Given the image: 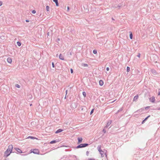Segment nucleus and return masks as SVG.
Masks as SVG:
<instances>
[{
    "instance_id": "27",
    "label": "nucleus",
    "mask_w": 160,
    "mask_h": 160,
    "mask_svg": "<svg viewBox=\"0 0 160 160\" xmlns=\"http://www.w3.org/2000/svg\"><path fill=\"white\" fill-rule=\"evenodd\" d=\"M82 65L84 67H88V65L86 63H82Z\"/></svg>"
},
{
    "instance_id": "44",
    "label": "nucleus",
    "mask_w": 160,
    "mask_h": 160,
    "mask_svg": "<svg viewBox=\"0 0 160 160\" xmlns=\"http://www.w3.org/2000/svg\"><path fill=\"white\" fill-rule=\"evenodd\" d=\"M88 160H95V159L94 158H88Z\"/></svg>"
},
{
    "instance_id": "24",
    "label": "nucleus",
    "mask_w": 160,
    "mask_h": 160,
    "mask_svg": "<svg viewBox=\"0 0 160 160\" xmlns=\"http://www.w3.org/2000/svg\"><path fill=\"white\" fill-rule=\"evenodd\" d=\"M98 151L99 152H100V151L101 152V151H102V150L101 149V146H98Z\"/></svg>"
},
{
    "instance_id": "19",
    "label": "nucleus",
    "mask_w": 160,
    "mask_h": 160,
    "mask_svg": "<svg viewBox=\"0 0 160 160\" xmlns=\"http://www.w3.org/2000/svg\"><path fill=\"white\" fill-rule=\"evenodd\" d=\"M53 2H55L56 6H59V3H58V0H53Z\"/></svg>"
},
{
    "instance_id": "6",
    "label": "nucleus",
    "mask_w": 160,
    "mask_h": 160,
    "mask_svg": "<svg viewBox=\"0 0 160 160\" xmlns=\"http://www.w3.org/2000/svg\"><path fill=\"white\" fill-rule=\"evenodd\" d=\"M13 148V146L12 145H9L8 147V148L7 149V150H8V151H9L10 152V151L11 152H12V149Z\"/></svg>"
},
{
    "instance_id": "53",
    "label": "nucleus",
    "mask_w": 160,
    "mask_h": 160,
    "mask_svg": "<svg viewBox=\"0 0 160 160\" xmlns=\"http://www.w3.org/2000/svg\"><path fill=\"white\" fill-rule=\"evenodd\" d=\"M158 95L160 96V91L158 92Z\"/></svg>"
},
{
    "instance_id": "35",
    "label": "nucleus",
    "mask_w": 160,
    "mask_h": 160,
    "mask_svg": "<svg viewBox=\"0 0 160 160\" xmlns=\"http://www.w3.org/2000/svg\"><path fill=\"white\" fill-rule=\"evenodd\" d=\"M150 106H147V107H145L144 108V110L145 109H149V108H150Z\"/></svg>"
},
{
    "instance_id": "63",
    "label": "nucleus",
    "mask_w": 160,
    "mask_h": 160,
    "mask_svg": "<svg viewBox=\"0 0 160 160\" xmlns=\"http://www.w3.org/2000/svg\"><path fill=\"white\" fill-rule=\"evenodd\" d=\"M32 104H30V106H32Z\"/></svg>"
},
{
    "instance_id": "33",
    "label": "nucleus",
    "mask_w": 160,
    "mask_h": 160,
    "mask_svg": "<svg viewBox=\"0 0 160 160\" xmlns=\"http://www.w3.org/2000/svg\"><path fill=\"white\" fill-rule=\"evenodd\" d=\"M15 87L18 88H19L20 87V86L18 84H16Z\"/></svg>"
},
{
    "instance_id": "21",
    "label": "nucleus",
    "mask_w": 160,
    "mask_h": 160,
    "mask_svg": "<svg viewBox=\"0 0 160 160\" xmlns=\"http://www.w3.org/2000/svg\"><path fill=\"white\" fill-rule=\"evenodd\" d=\"M99 84L101 86H102L103 85V81L102 80H100L99 81Z\"/></svg>"
},
{
    "instance_id": "34",
    "label": "nucleus",
    "mask_w": 160,
    "mask_h": 160,
    "mask_svg": "<svg viewBox=\"0 0 160 160\" xmlns=\"http://www.w3.org/2000/svg\"><path fill=\"white\" fill-rule=\"evenodd\" d=\"M32 13L33 14H35L36 13V11L35 10H33L32 11Z\"/></svg>"
},
{
    "instance_id": "47",
    "label": "nucleus",
    "mask_w": 160,
    "mask_h": 160,
    "mask_svg": "<svg viewBox=\"0 0 160 160\" xmlns=\"http://www.w3.org/2000/svg\"><path fill=\"white\" fill-rule=\"evenodd\" d=\"M72 53H73V52H70V53H69V54L70 55H72Z\"/></svg>"
},
{
    "instance_id": "32",
    "label": "nucleus",
    "mask_w": 160,
    "mask_h": 160,
    "mask_svg": "<svg viewBox=\"0 0 160 160\" xmlns=\"http://www.w3.org/2000/svg\"><path fill=\"white\" fill-rule=\"evenodd\" d=\"M94 108L92 109L91 110V112H90V115H91L93 113V112H94Z\"/></svg>"
},
{
    "instance_id": "28",
    "label": "nucleus",
    "mask_w": 160,
    "mask_h": 160,
    "mask_svg": "<svg viewBox=\"0 0 160 160\" xmlns=\"http://www.w3.org/2000/svg\"><path fill=\"white\" fill-rule=\"evenodd\" d=\"M46 9L47 11H49V7L48 6H47Z\"/></svg>"
},
{
    "instance_id": "55",
    "label": "nucleus",
    "mask_w": 160,
    "mask_h": 160,
    "mask_svg": "<svg viewBox=\"0 0 160 160\" xmlns=\"http://www.w3.org/2000/svg\"><path fill=\"white\" fill-rule=\"evenodd\" d=\"M154 62H155V63H157V62H157V61H154Z\"/></svg>"
},
{
    "instance_id": "41",
    "label": "nucleus",
    "mask_w": 160,
    "mask_h": 160,
    "mask_svg": "<svg viewBox=\"0 0 160 160\" xmlns=\"http://www.w3.org/2000/svg\"><path fill=\"white\" fill-rule=\"evenodd\" d=\"M154 110H160V108H157L156 109H155Z\"/></svg>"
},
{
    "instance_id": "61",
    "label": "nucleus",
    "mask_w": 160,
    "mask_h": 160,
    "mask_svg": "<svg viewBox=\"0 0 160 160\" xmlns=\"http://www.w3.org/2000/svg\"><path fill=\"white\" fill-rule=\"evenodd\" d=\"M66 95H65V97L64 98H65V99H66Z\"/></svg>"
},
{
    "instance_id": "3",
    "label": "nucleus",
    "mask_w": 160,
    "mask_h": 160,
    "mask_svg": "<svg viewBox=\"0 0 160 160\" xmlns=\"http://www.w3.org/2000/svg\"><path fill=\"white\" fill-rule=\"evenodd\" d=\"M31 152L37 154H39L40 152L39 150L36 149H32L31 150Z\"/></svg>"
},
{
    "instance_id": "9",
    "label": "nucleus",
    "mask_w": 160,
    "mask_h": 160,
    "mask_svg": "<svg viewBox=\"0 0 160 160\" xmlns=\"http://www.w3.org/2000/svg\"><path fill=\"white\" fill-rule=\"evenodd\" d=\"M112 121L111 120H109L107 123L105 127V128H108L111 124L112 123Z\"/></svg>"
},
{
    "instance_id": "22",
    "label": "nucleus",
    "mask_w": 160,
    "mask_h": 160,
    "mask_svg": "<svg viewBox=\"0 0 160 160\" xmlns=\"http://www.w3.org/2000/svg\"><path fill=\"white\" fill-rule=\"evenodd\" d=\"M27 138H30L32 139H38V138L32 136H29Z\"/></svg>"
},
{
    "instance_id": "12",
    "label": "nucleus",
    "mask_w": 160,
    "mask_h": 160,
    "mask_svg": "<svg viewBox=\"0 0 160 160\" xmlns=\"http://www.w3.org/2000/svg\"><path fill=\"white\" fill-rule=\"evenodd\" d=\"M155 97L154 96L152 97L149 98V101L152 102H154L155 101Z\"/></svg>"
},
{
    "instance_id": "48",
    "label": "nucleus",
    "mask_w": 160,
    "mask_h": 160,
    "mask_svg": "<svg viewBox=\"0 0 160 160\" xmlns=\"http://www.w3.org/2000/svg\"><path fill=\"white\" fill-rule=\"evenodd\" d=\"M68 90H66V92H66V95H67V94L68 93Z\"/></svg>"
},
{
    "instance_id": "2",
    "label": "nucleus",
    "mask_w": 160,
    "mask_h": 160,
    "mask_svg": "<svg viewBox=\"0 0 160 160\" xmlns=\"http://www.w3.org/2000/svg\"><path fill=\"white\" fill-rule=\"evenodd\" d=\"M81 113L82 114L87 115L88 114L87 109L86 106H82L81 107Z\"/></svg>"
},
{
    "instance_id": "50",
    "label": "nucleus",
    "mask_w": 160,
    "mask_h": 160,
    "mask_svg": "<svg viewBox=\"0 0 160 160\" xmlns=\"http://www.w3.org/2000/svg\"><path fill=\"white\" fill-rule=\"evenodd\" d=\"M47 34H48V36H49V35H50V32H48Z\"/></svg>"
},
{
    "instance_id": "36",
    "label": "nucleus",
    "mask_w": 160,
    "mask_h": 160,
    "mask_svg": "<svg viewBox=\"0 0 160 160\" xmlns=\"http://www.w3.org/2000/svg\"><path fill=\"white\" fill-rule=\"evenodd\" d=\"M52 67L53 68H54L55 66H54V62H52Z\"/></svg>"
},
{
    "instance_id": "42",
    "label": "nucleus",
    "mask_w": 160,
    "mask_h": 160,
    "mask_svg": "<svg viewBox=\"0 0 160 160\" xmlns=\"http://www.w3.org/2000/svg\"><path fill=\"white\" fill-rule=\"evenodd\" d=\"M140 53H138V55H137V56L139 58L140 57Z\"/></svg>"
},
{
    "instance_id": "18",
    "label": "nucleus",
    "mask_w": 160,
    "mask_h": 160,
    "mask_svg": "<svg viewBox=\"0 0 160 160\" xmlns=\"http://www.w3.org/2000/svg\"><path fill=\"white\" fill-rule=\"evenodd\" d=\"M138 95L135 96L133 98V101H136L138 99Z\"/></svg>"
},
{
    "instance_id": "4",
    "label": "nucleus",
    "mask_w": 160,
    "mask_h": 160,
    "mask_svg": "<svg viewBox=\"0 0 160 160\" xmlns=\"http://www.w3.org/2000/svg\"><path fill=\"white\" fill-rule=\"evenodd\" d=\"M11 153V151L9 152V151H8V150H6L4 153V157L7 158L8 157Z\"/></svg>"
},
{
    "instance_id": "57",
    "label": "nucleus",
    "mask_w": 160,
    "mask_h": 160,
    "mask_svg": "<svg viewBox=\"0 0 160 160\" xmlns=\"http://www.w3.org/2000/svg\"><path fill=\"white\" fill-rule=\"evenodd\" d=\"M2 37V36H1L0 38H1V39H3Z\"/></svg>"
},
{
    "instance_id": "43",
    "label": "nucleus",
    "mask_w": 160,
    "mask_h": 160,
    "mask_svg": "<svg viewBox=\"0 0 160 160\" xmlns=\"http://www.w3.org/2000/svg\"><path fill=\"white\" fill-rule=\"evenodd\" d=\"M2 4V1H0V6H1Z\"/></svg>"
},
{
    "instance_id": "16",
    "label": "nucleus",
    "mask_w": 160,
    "mask_h": 160,
    "mask_svg": "<svg viewBox=\"0 0 160 160\" xmlns=\"http://www.w3.org/2000/svg\"><path fill=\"white\" fill-rule=\"evenodd\" d=\"M59 141L57 140H53L50 142V143L51 144L56 143V142H58Z\"/></svg>"
},
{
    "instance_id": "25",
    "label": "nucleus",
    "mask_w": 160,
    "mask_h": 160,
    "mask_svg": "<svg viewBox=\"0 0 160 160\" xmlns=\"http://www.w3.org/2000/svg\"><path fill=\"white\" fill-rule=\"evenodd\" d=\"M123 110V108H120L118 111L116 113V114L118 113L119 112H120L121 111H122Z\"/></svg>"
},
{
    "instance_id": "58",
    "label": "nucleus",
    "mask_w": 160,
    "mask_h": 160,
    "mask_svg": "<svg viewBox=\"0 0 160 160\" xmlns=\"http://www.w3.org/2000/svg\"><path fill=\"white\" fill-rule=\"evenodd\" d=\"M112 19L113 20H114V19L113 18H112Z\"/></svg>"
},
{
    "instance_id": "15",
    "label": "nucleus",
    "mask_w": 160,
    "mask_h": 160,
    "mask_svg": "<svg viewBox=\"0 0 160 160\" xmlns=\"http://www.w3.org/2000/svg\"><path fill=\"white\" fill-rule=\"evenodd\" d=\"M7 61L9 63H11L12 62V59L11 58L9 57L7 58Z\"/></svg>"
},
{
    "instance_id": "26",
    "label": "nucleus",
    "mask_w": 160,
    "mask_h": 160,
    "mask_svg": "<svg viewBox=\"0 0 160 160\" xmlns=\"http://www.w3.org/2000/svg\"><path fill=\"white\" fill-rule=\"evenodd\" d=\"M82 95L84 98L86 97V94L85 92L84 91L82 92Z\"/></svg>"
},
{
    "instance_id": "29",
    "label": "nucleus",
    "mask_w": 160,
    "mask_h": 160,
    "mask_svg": "<svg viewBox=\"0 0 160 160\" xmlns=\"http://www.w3.org/2000/svg\"><path fill=\"white\" fill-rule=\"evenodd\" d=\"M150 117V115H148L147 117H146L144 119V120L145 121L148 119V118Z\"/></svg>"
},
{
    "instance_id": "45",
    "label": "nucleus",
    "mask_w": 160,
    "mask_h": 160,
    "mask_svg": "<svg viewBox=\"0 0 160 160\" xmlns=\"http://www.w3.org/2000/svg\"><path fill=\"white\" fill-rule=\"evenodd\" d=\"M106 69L107 71H108L109 70V67H107L106 68Z\"/></svg>"
},
{
    "instance_id": "39",
    "label": "nucleus",
    "mask_w": 160,
    "mask_h": 160,
    "mask_svg": "<svg viewBox=\"0 0 160 160\" xmlns=\"http://www.w3.org/2000/svg\"><path fill=\"white\" fill-rule=\"evenodd\" d=\"M89 153V152L88 151H87L86 152V154L87 156H88V155Z\"/></svg>"
},
{
    "instance_id": "56",
    "label": "nucleus",
    "mask_w": 160,
    "mask_h": 160,
    "mask_svg": "<svg viewBox=\"0 0 160 160\" xmlns=\"http://www.w3.org/2000/svg\"><path fill=\"white\" fill-rule=\"evenodd\" d=\"M2 37V36H1L0 38H1V39H3Z\"/></svg>"
},
{
    "instance_id": "54",
    "label": "nucleus",
    "mask_w": 160,
    "mask_h": 160,
    "mask_svg": "<svg viewBox=\"0 0 160 160\" xmlns=\"http://www.w3.org/2000/svg\"><path fill=\"white\" fill-rule=\"evenodd\" d=\"M74 157H75L76 158V159L75 160H77V157H76V156L74 155Z\"/></svg>"
},
{
    "instance_id": "40",
    "label": "nucleus",
    "mask_w": 160,
    "mask_h": 160,
    "mask_svg": "<svg viewBox=\"0 0 160 160\" xmlns=\"http://www.w3.org/2000/svg\"><path fill=\"white\" fill-rule=\"evenodd\" d=\"M121 5H118L117 7H116L115 8H120L121 7Z\"/></svg>"
},
{
    "instance_id": "30",
    "label": "nucleus",
    "mask_w": 160,
    "mask_h": 160,
    "mask_svg": "<svg viewBox=\"0 0 160 160\" xmlns=\"http://www.w3.org/2000/svg\"><path fill=\"white\" fill-rule=\"evenodd\" d=\"M93 52L94 54H96L97 52V50L95 49L93 51Z\"/></svg>"
},
{
    "instance_id": "64",
    "label": "nucleus",
    "mask_w": 160,
    "mask_h": 160,
    "mask_svg": "<svg viewBox=\"0 0 160 160\" xmlns=\"http://www.w3.org/2000/svg\"><path fill=\"white\" fill-rule=\"evenodd\" d=\"M22 155H25V154H24H24H22Z\"/></svg>"
},
{
    "instance_id": "38",
    "label": "nucleus",
    "mask_w": 160,
    "mask_h": 160,
    "mask_svg": "<svg viewBox=\"0 0 160 160\" xmlns=\"http://www.w3.org/2000/svg\"><path fill=\"white\" fill-rule=\"evenodd\" d=\"M70 72L71 73H73V70L72 68H71Z\"/></svg>"
},
{
    "instance_id": "13",
    "label": "nucleus",
    "mask_w": 160,
    "mask_h": 160,
    "mask_svg": "<svg viewBox=\"0 0 160 160\" xmlns=\"http://www.w3.org/2000/svg\"><path fill=\"white\" fill-rule=\"evenodd\" d=\"M144 110V108H141L140 109L138 110L135 112H143Z\"/></svg>"
},
{
    "instance_id": "7",
    "label": "nucleus",
    "mask_w": 160,
    "mask_h": 160,
    "mask_svg": "<svg viewBox=\"0 0 160 160\" xmlns=\"http://www.w3.org/2000/svg\"><path fill=\"white\" fill-rule=\"evenodd\" d=\"M107 152V150H106V152H104V151H101L100 152V154H101V156L102 157H103L104 155H106V157L107 156V155L106 154V152Z\"/></svg>"
},
{
    "instance_id": "37",
    "label": "nucleus",
    "mask_w": 160,
    "mask_h": 160,
    "mask_svg": "<svg viewBox=\"0 0 160 160\" xmlns=\"http://www.w3.org/2000/svg\"><path fill=\"white\" fill-rule=\"evenodd\" d=\"M102 132H103L104 133H105L106 132V130L104 129H103Z\"/></svg>"
},
{
    "instance_id": "62",
    "label": "nucleus",
    "mask_w": 160,
    "mask_h": 160,
    "mask_svg": "<svg viewBox=\"0 0 160 160\" xmlns=\"http://www.w3.org/2000/svg\"><path fill=\"white\" fill-rule=\"evenodd\" d=\"M136 43H137V42L136 41V42H135L134 43L136 44Z\"/></svg>"
},
{
    "instance_id": "14",
    "label": "nucleus",
    "mask_w": 160,
    "mask_h": 160,
    "mask_svg": "<svg viewBox=\"0 0 160 160\" xmlns=\"http://www.w3.org/2000/svg\"><path fill=\"white\" fill-rule=\"evenodd\" d=\"M59 58L62 60H65L64 56L61 54H60L59 56Z\"/></svg>"
},
{
    "instance_id": "1",
    "label": "nucleus",
    "mask_w": 160,
    "mask_h": 160,
    "mask_svg": "<svg viewBox=\"0 0 160 160\" xmlns=\"http://www.w3.org/2000/svg\"><path fill=\"white\" fill-rule=\"evenodd\" d=\"M89 144L88 143H82L78 145L76 147H73V148L74 149H78L79 148H83L86 147L89 145Z\"/></svg>"
},
{
    "instance_id": "59",
    "label": "nucleus",
    "mask_w": 160,
    "mask_h": 160,
    "mask_svg": "<svg viewBox=\"0 0 160 160\" xmlns=\"http://www.w3.org/2000/svg\"><path fill=\"white\" fill-rule=\"evenodd\" d=\"M69 8L68 7V10L69 9Z\"/></svg>"
},
{
    "instance_id": "10",
    "label": "nucleus",
    "mask_w": 160,
    "mask_h": 160,
    "mask_svg": "<svg viewBox=\"0 0 160 160\" xmlns=\"http://www.w3.org/2000/svg\"><path fill=\"white\" fill-rule=\"evenodd\" d=\"M82 137H78V142H77V144H78L81 143L82 142Z\"/></svg>"
},
{
    "instance_id": "5",
    "label": "nucleus",
    "mask_w": 160,
    "mask_h": 160,
    "mask_svg": "<svg viewBox=\"0 0 160 160\" xmlns=\"http://www.w3.org/2000/svg\"><path fill=\"white\" fill-rule=\"evenodd\" d=\"M78 103L75 102H72L71 103V107L74 109L77 108L78 106Z\"/></svg>"
},
{
    "instance_id": "46",
    "label": "nucleus",
    "mask_w": 160,
    "mask_h": 160,
    "mask_svg": "<svg viewBox=\"0 0 160 160\" xmlns=\"http://www.w3.org/2000/svg\"><path fill=\"white\" fill-rule=\"evenodd\" d=\"M145 122V121H144V120H143L142 121V124H143L144 123V122Z\"/></svg>"
},
{
    "instance_id": "60",
    "label": "nucleus",
    "mask_w": 160,
    "mask_h": 160,
    "mask_svg": "<svg viewBox=\"0 0 160 160\" xmlns=\"http://www.w3.org/2000/svg\"><path fill=\"white\" fill-rule=\"evenodd\" d=\"M115 101V100H114L113 101H112V102H111V103H112V102H114Z\"/></svg>"
},
{
    "instance_id": "17",
    "label": "nucleus",
    "mask_w": 160,
    "mask_h": 160,
    "mask_svg": "<svg viewBox=\"0 0 160 160\" xmlns=\"http://www.w3.org/2000/svg\"><path fill=\"white\" fill-rule=\"evenodd\" d=\"M63 131V130L61 129H58L57 130L55 133H60L62 132Z\"/></svg>"
},
{
    "instance_id": "20",
    "label": "nucleus",
    "mask_w": 160,
    "mask_h": 160,
    "mask_svg": "<svg viewBox=\"0 0 160 160\" xmlns=\"http://www.w3.org/2000/svg\"><path fill=\"white\" fill-rule=\"evenodd\" d=\"M129 33H130L129 34V37L130 39H132L133 38V35L132 33V32L131 31H130L129 32Z\"/></svg>"
},
{
    "instance_id": "23",
    "label": "nucleus",
    "mask_w": 160,
    "mask_h": 160,
    "mask_svg": "<svg viewBox=\"0 0 160 160\" xmlns=\"http://www.w3.org/2000/svg\"><path fill=\"white\" fill-rule=\"evenodd\" d=\"M17 44L18 45V46H20L21 45V42L19 41H18L17 42Z\"/></svg>"
},
{
    "instance_id": "52",
    "label": "nucleus",
    "mask_w": 160,
    "mask_h": 160,
    "mask_svg": "<svg viewBox=\"0 0 160 160\" xmlns=\"http://www.w3.org/2000/svg\"><path fill=\"white\" fill-rule=\"evenodd\" d=\"M57 41H57V42H58V41H60V39L59 38H58V39H57Z\"/></svg>"
},
{
    "instance_id": "8",
    "label": "nucleus",
    "mask_w": 160,
    "mask_h": 160,
    "mask_svg": "<svg viewBox=\"0 0 160 160\" xmlns=\"http://www.w3.org/2000/svg\"><path fill=\"white\" fill-rule=\"evenodd\" d=\"M151 71L152 73L154 75H156L158 74V73L157 72L156 70L154 69H151Z\"/></svg>"
},
{
    "instance_id": "31",
    "label": "nucleus",
    "mask_w": 160,
    "mask_h": 160,
    "mask_svg": "<svg viewBox=\"0 0 160 160\" xmlns=\"http://www.w3.org/2000/svg\"><path fill=\"white\" fill-rule=\"evenodd\" d=\"M130 68L129 67H127V72H129L130 71Z\"/></svg>"
},
{
    "instance_id": "49",
    "label": "nucleus",
    "mask_w": 160,
    "mask_h": 160,
    "mask_svg": "<svg viewBox=\"0 0 160 160\" xmlns=\"http://www.w3.org/2000/svg\"><path fill=\"white\" fill-rule=\"evenodd\" d=\"M26 22H29V20H26Z\"/></svg>"
},
{
    "instance_id": "11",
    "label": "nucleus",
    "mask_w": 160,
    "mask_h": 160,
    "mask_svg": "<svg viewBox=\"0 0 160 160\" xmlns=\"http://www.w3.org/2000/svg\"><path fill=\"white\" fill-rule=\"evenodd\" d=\"M15 150L17 152V153H22V150L19 148H14Z\"/></svg>"
},
{
    "instance_id": "51",
    "label": "nucleus",
    "mask_w": 160,
    "mask_h": 160,
    "mask_svg": "<svg viewBox=\"0 0 160 160\" xmlns=\"http://www.w3.org/2000/svg\"><path fill=\"white\" fill-rule=\"evenodd\" d=\"M154 58H158V57L157 56L155 55L154 57Z\"/></svg>"
}]
</instances>
